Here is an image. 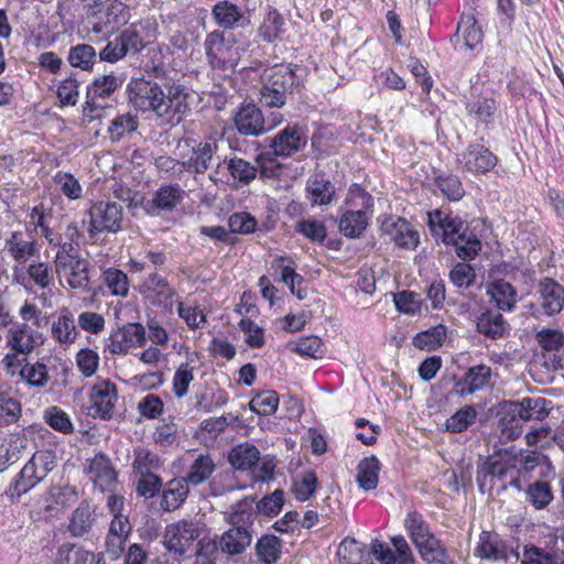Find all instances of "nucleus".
Segmentation results:
<instances>
[{
  "instance_id": "f257e3e1",
  "label": "nucleus",
  "mask_w": 564,
  "mask_h": 564,
  "mask_svg": "<svg viewBox=\"0 0 564 564\" xmlns=\"http://www.w3.org/2000/svg\"><path fill=\"white\" fill-rule=\"evenodd\" d=\"M129 101L141 111H153L165 122L180 121L185 112V94L180 86L170 87L169 94H164L162 87L145 78H132L127 85Z\"/></svg>"
},
{
  "instance_id": "f03ea898",
  "label": "nucleus",
  "mask_w": 564,
  "mask_h": 564,
  "mask_svg": "<svg viewBox=\"0 0 564 564\" xmlns=\"http://www.w3.org/2000/svg\"><path fill=\"white\" fill-rule=\"evenodd\" d=\"M427 226L436 241L455 247L457 257L473 260L481 250V242L476 234L468 229L465 221L441 209L427 213Z\"/></svg>"
},
{
  "instance_id": "7ed1b4c3",
  "label": "nucleus",
  "mask_w": 564,
  "mask_h": 564,
  "mask_svg": "<svg viewBox=\"0 0 564 564\" xmlns=\"http://www.w3.org/2000/svg\"><path fill=\"white\" fill-rule=\"evenodd\" d=\"M303 69L299 65L279 66L262 76L259 102L268 108H282L286 99L302 85Z\"/></svg>"
},
{
  "instance_id": "20e7f679",
  "label": "nucleus",
  "mask_w": 564,
  "mask_h": 564,
  "mask_svg": "<svg viewBox=\"0 0 564 564\" xmlns=\"http://www.w3.org/2000/svg\"><path fill=\"white\" fill-rule=\"evenodd\" d=\"M206 532V524L198 519H182L167 524L163 534V545L175 557L185 556L188 551L196 549L199 556L207 555L205 541L202 535ZM206 547H208L206 545Z\"/></svg>"
},
{
  "instance_id": "39448f33",
  "label": "nucleus",
  "mask_w": 564,
  "mask_h": 564,
  "mask_svg": "<svg viewBox=\"0 0 564 564\" xmlns=\"http://www.w3.org/2000/svg\"><path fill=\"white\" fill-rule=\"evenodd\" d=\"M345 204L347 208L341 209L339 230L347 238H359L367 229L372 216L373 197L355 185L354 188H350Z\"/></svg>"
},
{
  "instance_id": "423d86ee",
  "label": "nucleus",
  "mask_w": 564,
  "mask_h": 564,
  "mask_svg": "<svg viewBox=\"0 0 564 564\" xmlns=\"http://www.w3.org/2000/svg\"><path fill=\"white\" fill-rule=\"evenodd\" d=\"M7 354L1 360V366H8L11 357L28 359L33 351L43 346L45 336L28 323L13 322L4 334Z\"/></svg>"
},
{
  "instance_id": "0eeeda50",
  "label": "nucleus",
  "mask_w": 564,
  "mask_h": 564,
  "mask_svg": "<svg viewBox=\"0 0 564 564\" xmlns=\"http://www.w3.org/2000/svg\"><path fill=\"white\" fill-rule=\"evenodd\" d=\"M91 31L108 36L130 20V10L119 0H106L93 13Z\"/></svg>"
},
{
  "instance_id": "6e6552de",
  "label": "nucleus",
  "mask_w": 564,
  "mask_h": 564,
  "mask_svg": "<svg viewBox=\"0 0 564 564\" xmlns=\"http://www.w3.org/2000/svg\"><path fill=\"white\" fill-rule=\"evenodd\" d=\"M46 456L33 455L29 462L23 466L13 481L6 489V496L10 500H18L22 495L33 489L44 477L47 475L50 468L47 467Z\"/></svg>"
},
{
  "instance_id": "1a4fd4ad",
  "label": "nucleus",
  "mask_w": 564,
  "mask_h": 564,
  "mask_svg": "<svg viewBox=\"0 0 564 564\" xmlns=\"http://www.w3.org/2000/svg\"><path fill=\"white\" fill-rule=\"evenodd\" d=\"M534 317H552L564 308V286L551 278L540 280L535 302L531 303Z\"/></svg>"
},
{
  "instance_id": "9d476101",
  "label": "nucleus",
  "mask_w": 564,
  "mask_h": 564,
  "mask_svg": "<svg viewBox=\"0 0 564 564\" xmlns=\"http://www.w3.org/2000/svg\"><path fill=\"white\" fill-rule=\"evenodd\" d=\"M283 121L280 112H272L267 119L262 111L253 104L243 105L235 116V124L243 135H260Z\"/></svg>"
},
{
  "instance_id": "9b49d317",
  "label": "nucleus",
  "mask_w": 564,
  "mask_h": 564,
  "mask_svg": "<svg viewBox=\"0 0 564 564\" xmlns=\"http://www.w3.org/2000/svg\"><path fill=\"white\" fill-rule=\"evenodd\" d=\"M186 144L191 148L188 154L182 155V167L194 174H204L212 167L215 154L218 150L217 139L205 137L202 140L187 139Z\"/></svg>"
},
{
  "instance_id": "f8f14e48",
  "label": "nucleus",
  "mask_w": 564,
  "mask_h": 564,
  "mask_svg": "<svg viewBox=\"0 0 564 564\" xmlns=\"http://www.w3.org/2000/svg\"><path fill=\"white\" fill-rule=\"evenodd\" d=\"M147 341L145 328L140 323H128L112 330L105 338V351L111 355H128L131 348L143 347Z\"/></svg>"
},
{
  "instance_id": "ddd939ff",
  "label": "nucleus",
  "mask_w": 564,
  "mask_h": 564,
  "mask_svg": "<svg viewBox=\"0 0 564 564\" xmlns=\"http://www.w3.org/2000/svg\"><path fill=\"white\" fill-rule=\"evenodd\" d=\"M55 273L61 284L66 283L70 289L89 292L90 262L83 257H75L63 261H54Z\"/></svg>"
},
{
  "instance_id": "4468645a",
  "label": "nucleus",
  "mask_w": 564,
  "mask_h": 564,
  "mask_svg": "<svg viewBox=\"0 0 564 564\" xmlns=\"http://www.w3.org/2000/svg\"><path fill=\"white\" fill-rule=\"evenodd\" d=\"M89 215L91 236L95 232H117L121 229L123 209L116 202H98L90 208Z\"/></svg>"
},
{
  "instance_id": "2eb2a0df",
  "label": "nucleus",
  "mask_w": 564,
  "mask_h": 564,
  "mask_svg": "<svg viewBox=\"0 0 564 564\" xmlns=\"http://www.w3.org/2000/svg\"><path fill=\"white\" fill-rule=\"evenodd\" d=\"M94 487L101 492H112L117 486L118 474L105 453H97L87 459L84 468Z\"/></svg>"
},
{
  "instance_id": "dca6fc26",
  "label": "nucleus",
  "mask_w": 564,
  "mask_h": 564,
  "mask_svg": "<svg viewBox=\"0 0 564 564\" xmlns=\"http://www.w3.org/2000/svg\"><path fill=\"white\" fill-rule=\"evenodd\" d=\"M550 401L544 398H523L521 401H511L509 406V412L513 414L510 424L514 423V426L511 425V432L509 433L510 437H517L520 434L519 430V421H530V420H543L549 414Z\"/></svg>"
},
{
  "instance_id": "f3484780",
  "label": "nucleus",
  "mask_w": 564,
  "mask_h": 564,
  "mask_svg": "<svg viewBox=\"0 0 564 564\" xmlns=\"http://www.w3.org/2000/svg\"><path fill=\"white\" fill-rule=\"evenodd\" d=\"M2 369L11 378L19 377L30 387L44 388L50 381L47 366L42 361L28 362V359L11 357L9 365Z\"/></svg>"
},
{
  "instance_id": "a211bd4d",
  "label": "nucleus",
  "mask_w": 564,
  "mask_h": 564,
  "mask_svg": "<svg viewBox=\"0 0 564 564\" xmlns=\"http://www.w3.org/2000/svg\"><path fill=\"white\" fill-rule=\"evenodd\" d=\"M140 293L152 304L171 312L173 299L176 295L175 290L170 285L166 278L158 272L150 273L139 285Z\"/></svg>"
},
{
  "instance_id": "6ab92c4d",
  "label": "nucleus",
  "mask_w": 564,
  "mask_h": 564,
  "mask_svg": "<svg viewBox=\"0 0 564 564\" xmlns=\"http://www.w3.org/2000/svg\"><path fill=\"white\" fill-rule=\"evenodd\" d=\"M462 169L479 175L491 171L498 163V158L484 144L470 143L457 159Z\"/></svg>"
},
{
  "instance_id": "aec40b11",
  "label": "nucleus",
  "mask_w": 564,
  "mask_h": 564,
  "mask_svg": "<svg viewBox=\"0 0 564 564\" xmlns=\"http://www.w3.org/2000/svg\"><path fill=\"white\" fill-rule=\"evenodd\" d=\"M536 341L543 351L545 365L553 370L564 368V333L560 329L542 328L536 333Z\"/></svg>"
},
{
  "instance_id": "412c9836",
  "label": "nucleus",
  "mask_w": 564,
  "mask_h": 564,
  "mask_svg": "<svg viewBox=\"0 0 564 564\" xmlns=\"http://www.w3.org/2000/svg\"><path fill=\"white\" fill-rule=\"evenodd\" d=\"M380 229L397 247L414 249L419 243V232L401 217H384L381 221Z\"/></svg>"
},
{
  "instance_id": "4be33fe9",
  "label": "nucleus",
  "mask_w": 564,
  "mask_h": 564,
  "mask_svg": "<svg viewBox=\"0 0 564 564\" xmlns=\"http://www.w3.org/2000/svg\"><path fill=\"white\" fill-rule=\"evenodd\" d=\"M252 533L251 531L242 525H232L226 530L212 545L207 542V546L212 550H219L221 553L228 556H236L245 553V551L251 545Z\"/></svg>"
},
{
  "instance_id": "5701e85b",
  "label": "nucleus",
  "mask_w": 564,
  "mask_h": 564,
  "mask_svg": "<svg viewBox=\"0 0 564 564\" xmlns=\"http://www.w3.org/2000/svg\"><path fill=\"white\" fill-rule=\"evenodd\" d=\"M117 400L118 392L113 382L108 379L97 381L93 386L90 393L94 416H98L101 420L111 419Z\"/></svg>"
},
{
  "instance_id": "b1692460",
  "label": "nucleus",
  "mask_w": 564,
  "mask_h": 564,
  "mask_svg": "<svg viewBox=\"0 0 564 564\" xmlns=\"http://www.w3.org/2000/svg\"><path fill=\"white\" fill-rule=\"evenodd\" d=\"M155 32V21L151 19L134 22L120 32L118 39L123 45L127 54H138L141 52L147 39L153 37Z\"/></svg>"
},
{
  "instance_id": "393cba45",
  "label": "nucleus",
  "mask_w": 564,
  "mask_h": 564,
  "mask_svg": "<svg viewBox=\"0 0 564 564\" xmlns=\"http://www.w3.org/2000/svg\"><path fill=\"white\" fill-rule=\"evenodd\" d=\"M269 145L275 155L290 156L306 145V137L296 124H288L270 139Z\"/></svg>"
},
{
  "instance_id": "a878e982",
  "label": "nucleus",
  "mask_w": 564,
  "mask_h": 564,
  "mask_svg": "<svg viewBox=\"0 0 564 564\" xmlns=\"http://www.w3.org/2000/svg\"><path fill=\"white\" fill-rule=\"evenodd\" d=\"M466 112L474 121L476 128L489 130L500 116V105L495 98L479 97L466 104Z\"/></svg>"
},
{
  "instance_id": "bb28decb",
  "label": "nucleus",
  "mask_w": 564,
  "mask_h": 564,
  "mask_svg": "<svg viewBox=\"0 0 564 564\" xmlns=\"http://www.w3.org/2000/svg\"><path fill=\"white\" fill-rule=\"evenodd\" d=\"M216 24L226 30L246 28L250 24L249 15L242 8L229 0H219L212 8Z\"/></svg>"
},
{
  "instance_id": "cd10ccee",
  "label": "nucleus",
  "mask_w": 564,
  "mask_h": 564,
  "mask_svg": "<svg viewBox=\"0 0 564 564\" xmlns=\"http://www.w3.org/2000/svg\"><path fill=\"white\" fill-rule=\"evenodd\" d=\"M79 332L75 324L74 314L68 307H62L51 325V337L63 348H68L78 338Z\"/></svg>"
},
{
  "instance_id": "c85d7f7f",
  "label": "nucleus",
  "mask_w": 564,
  "mask_h": 564,
  "mask_svg": "<svg viewBox=\"0 0 564 564\" xmlns=\"http://www.w3.org/2000/svg\"><path fill=\"white\" fill-rule=\"evenodd\" d=\"M14 280L28 288L31 283L41 290L48 289L53 284V273L46 262L37 261L32 262L23 271L18 267L13 268Z\"/></svg>"
},
{
  "instance_id": "c756f323",
  "label": "nucleus",
  "mask_w": 564,
  "mask_h": 564,
  "mask_svg": "<svg viewBox=\"0 0 564 564\" xmlns=\"http://www.w3.org/2000/svg\"><path fill=\"white\" fill-rule=\"evenodd\" d=\"M452 42L456 51H473L481 45L482 31L474 17L466 15L460 19Z\"/></svg>"
},
{
  "instance_id": "7c9ffc66",
  "label": "nucleus",
  "mask_w": 564,
  "mask_h": 564,
  "mask_svg": "<svg viewBox=\"0 0 564 564\" xmlns=\"http://www.w3.org/2000/svg\"><path fill=\"white\" fill-rule=\"evenodd\" d=\"M491 378V369L486 365H478L467 370L464 377L456 383V394L466 398L484 389Z\"/></svg>"
},
{
  "instance_id": "2f4dec72",
  "label": "nucleus",
  "mask_w": 564,
  "mask_h": 564,
  "mask_svg": "<svg viewBox=\"0 0 564 564\" xmlns=\"http://www.w3.org/2000/svg\"><path fill=\"white\" fill-rule=\"evenodd\" d=\"M189 495V484L183 477L169 480L161 494L160 506L163 511L177 510L186 501Z\"/></svg>"
},
{
  "instance_id": "473e14b6",
  "label": "nucleus",
  "mask_w": 564,
  "mask_h": 564,
  "mask_svg": "<svg viewBox=\"0 0 564 564\" xmlns=\"http://www.w3.org/2000/svg\"><path fill=\"white\" fill-rule=\"evenodd\" d=\"M139 128V117L135 112L127 111L116 115L108 124L107 134L112 143L130 139Z\"/></svg>"
},
{
  "instance_id": "72a5a7b5",
  "label": "nucleus",
  "mask_w": 564,
  "mask_h": 564,
  "mask_svg": "<svg viewBox=\"0 0 564 564\" xmlns=\"http://www.w3.org/2000/svg\"><path fill=\"white\" fill-rule=\"evenodd\" d=\"M306 194L313 206L329 205L335 197V186L324 173H317L307 180Z\"/></svg>"
},
{
  "instance_id": "f704fd0d",
  "label": "nucleus",
  "mask_w": 564,
  "mask_h": 564,
  "mask_svg": "<svg viewBox=\"0 0 564 564\" xmlns=\"http://www.w3.org/2000/svg\"><path fill=\"white\" fill-rule=\"evenodd\" d=\"M514 467L509 462L494 460L488 463V466L477 474V482L480 490H484L487 485L492 488L497 481L501 482V489H506L507 480L513 473Z\"/></svg>"
},
{
  "instance_id": "c9c22d12",
  "label": "nucleus",
  "mask_w": 564,
  "mask_h": 564,
  "mask_svg": "<svg viewBox=\"0 0 564 564\" xmlns=\"http://www.w3.org/2000/svg\"><path fill=\"white\" fill-rule=\"evenodd\" d=\"M99 560L94 552L85 550L75 543L62 544L55 554L54 564H98Z\"/></svg>"
},
{
  "instance_id": "e433bc0d",
  "label": "nucleus",
  "mask_w": 564,
  "mask_h": 564,
  "mask_svg": "<svg viewBox=\"0 0 564 564\" xmlns=\"http://www.w3.org/2000/svg\"><path fill=\"white\" fill-rule=\"evenodd\" d=\"M476 554L481 558L500 561L508 558L509 550L498 534L484 531L479 536Z\"/></svg>"
},
{
  "instance_id": "4c0bfd02",
  "label": "nucleus",
  "mask_w": 564,
  "mask_h": 564,
  "mask_svg": "<svg viewBox=\"0 0 564 564\" xmlns=\"http://www.w3.org/2000/svg\"><path fill=\"white\" fill-rule=\"evenodd\" d=\"M4 249L20 264L26 263L36 252L35 242L25 239L21 231L11 232L10 237L6 239Z\"/></svg>"
},
{
  "instance_id": "58836bf2",
  "label": "nucleus",
  "mask_w": 564,
  "mask_h": 564,
  "mask_svg": "<svg viewBox=\"0 0 564 564\" xmlns=\"http://www.w3.org/2000/svg\"><path fill=\"white\" fill-rule=\"evenodd\" d=\"M507 326L502 314L491 310L482 312L476 322L477 332L491 339L503 337Z\"/></svg>"
},
{
  "instance_id": "ea45409f",
  "label": "nucleus",
  "mask_w": 564,
  "mask_h": 564,
  "mask_svg": "<svg viewBox=\"0 0 564 564\" xmlns=\"http://www.w3.org/2000/svg\"><path fill=\"white\" fill-rule=\"evenodd\" d=\"M162 465L160 456L152 451L141 446L133 449L132 469L137 476L158 475Z\"/></svg>"
},
{
  "instance_id": "a19ab883",
  "label": "nucleus",
  "mask_w": 564,
  "mask_h": 564,
  "mask_svg": "<svg viewBox=\"0 0 564 564\" xmlns=\"http://www.w3.org/2000/svg\"><path fill=\"white\" fill-rule=\"evenodd\" d=\"M228 460L236 469L249 470L260 460V452L250 443L238 444L229 452Z\"/></svg>"
},
{
  "instance_id": "79ce46f5",
  "label": "nucleus",
  "mask_w": 564,
  "mask_h": 564,
  "mask_svg": "<svg viewBox=\"0 0 564 564\" xmlns=\"http://www.w3.org/2000/svg\"><path fill=\"white\" fill-rule=\"evenodd\" d=\"M381 464L376 456H369L361 459L357 466L356 481L365 491L377 488L379 481V471Z\"/></svg>"
},
{
  "instance_id": "37998d69",
  "label": "nucleus",
  "mask_w": 564,
  "mask_h": 564,
  "mask_svg": "<svg viewBox=\"0 0 564 564\" xmlns=\"http://www.w3.org/2000/svg\"><path fill=\"white\" fill-rule=\"evenodd\" d=\"M487 294L501 311H511L517 301V292L511 283L499 279L490 283L487 288Z\"/></svg>"
},
{
  "instance_id": "c03bdc74",
  "label": "nucleus",
  "mask_w": 564,
  "mask_h": 564,
  "mask_svg": "<svg viewBox=\"0 0 564 564\" xmlns=\"http://www.w3.org/2000/svg\"><path fill=\"white\" fill-rule=\"evenodd\" d=\"M284 258H279L274 260L273 268L280 270L279 281L284 283L291 293L295 295L299 300H304L307 296V290L303 286L304 278L299 274L294 268L288 264H283Z\"/></svg>"
},
{
  "instance_id": "a18cd8bd",
  "label": "nucleus",
  "mask_w": 564,
  "mask_h": 564,
  "mask_svg": "<svg viewBox=\"0 0 564 564\" xmlns=\"http://www.w3.org/2000/svg\"><path fill=\"white\" fill-rule=\"evenodd\" d=\"M416 547L426 564H453L447 550L435 535L427 538Z\"/></svg>"
},
{
  "instance_id": "49530a36",
  "label": "nucleus",
  "mask_w": 564,
  "mask_h": 564,
  "mask_svg": "<svg viewBox=\"0 0 564 564\" xmlns=\"http://www.w3.org/2000/svg\"><path fill=\"white\" fill-rule=\"evenodd\" d=\"M94 521L91 507L84 500L73 511L69 518L68 531L73 536H83L90 531Z\"/></svg>"
},
{
  "instance_id": "de8ad7c7",
  "label": "nucleus",
  "mask_w": 564,
  "mask_h": 564,
  "mask_svg": "<svg viewBox=\"0 0 564 564\" xmlns=\"http://www.w3.org/2000/svg\"><path fill=\"white\" fill-rule=\"evenodd\" d=\"M216 469V464L209 454H199L192 465L185 477L189 485L198 486L210 478Z\"/></svg>"
},
{
  "instance_id": "09e8293b",
  "label": "nucleus",
  "mask_w": 564,
  "mask_h": 564,
  "mask_svg": "<svg viewBox=\"0 0 564 564\" xmlns=\"http://www.w3.org/2000/svg\"><path fill=\"white\" fill-rule=\"evenodd\" d=\"M204 47L210 65L214 67H220L224 65L229 50L226 45L224 32L216 30L207 34Z\"/></svg>"
},
{
  "instance_id": "8fccbe9b",
  "label": "nucleus",
  "mask_w": 564,
  "mask_h": 564,
  "mask_svg": "<svg viewBox=\"0 0 564 564\" xmlns=\"http://www.w3.org/2000/svg\"><path fill=\"white\" fill-rule=\"evenodd\" d=\"M254 550L261 564H275L281 557L282 541L273 534H264L257 541Z\"/></svg>"
},
{
  "instance_id": "3c124183",
  "label": "nucleus",
  "mask_w": 564,
  "mask_h": 564,
  "mask_svg": "<svg viewBox=\"0 0 564 564\" xmlns=\"http://www.w3.org/2000/svg\"><path fill=\"white\" fill-rule=\"evenodd\" d=\"M97 56L98 54L93 45L80 43L69 48L67 59L73 67L91 70Z\"/></svg>"
},
{
  "instance_id": "603ef678",
  "label": "nucleus",
  "mask_w": 564,
  "mask_h": 564,
  "mask_svg": "<svg viewBox=\"0 0 564 564\" xmlns=\"http://www.w3.org/2000/svg\"><path fill=\"white\" fill-rule=\"evenodd\" d=\"M123 84V79L112 74L96 77L87 88V95L91 99L107 98Z\"/></svg>"
},
{
  "instance_id": "864d4df0",
  "label": "nucleus",
  "mask_w": 564,
  "mask_h": 564,
  "mask_svg": "<svg viewBox=\"0 0 564 564\" xmlns=\"http://www.w3.org/2000/svg\"><path fill=\"white\" fill-rule=\"evenodd\" d=\"M404 528L415 546L421 544V542H424L427 538L434 535L430 531V527L423 516L417 511H411L406 514L404 519Z\"/></svg>"
},
{
  "instance_id": "5fc2aeb1",
  "label": "nucleus",
  "mask_w": 564,
  "mask_h": 564,
  "mask_svg": "<svg viewBox=\"0 0 564 564\" xmlns=\"http://www.w3.org/2000/svg\"><path fill=\"white\" fill-rule=\"evenodd\" d=\"M446 337V327L442 324L421 332L413 338V345L421 350H435Z\"/></svg>"
},
{
  "instance_id": "6e6d98bb",
  "label": "nucleus",
  "mask_w": 564,
  "mask_h": 564,
  "mask_svg": "<svg viewBox=\"0 0 564 564\" xmlns=\"http://www.w3.org/2000/svg\"><path fill=\"white\" fill-rule=\"evenodd\" d=\"M183 194L178 185L162 186L152 199L153 206L159 210L171 212L182 200Z\"/></svg>"
},
{
  "instance_id": "4d7b16f0",
  "label": "nucleus",
  "mask_w": 564,
  "mask_h": 564,
  "mask_svg": "<svg viewBox=\"0 0 564 564\" xmlns=\"http://www.w3.org/2000/svg\"><path fill=\"white\" fill-rule=\"evenodd\" d=\"M130 532L131 525L129 523L128 517L123 514L115 516L110 522L109 533L107 535L108 549H122V545L128 539Z\"/></svg>"
},
{
  "instance_id": "13d9d810",
  "label": "nucleus",
  "mask_w": 564,
  "mask_h": 564,
  "mask_svg": "<svg viewBox=\"0 0 564 564\" xmlns=\"http://www.w3.org/2000/svg\"><path fill=\"white\" fill-rule=\"evenodd\" d=\"M291 350L302 357L318 359L325 354L323 340L314 335L301 337L291 343Z\"/></svg>"
},
{
  "instance_id": "bf43d9fd",
  "label": "nucleus",
  "mask_w": 564,
  "mask_h": 564,
  "mask_svg": "<svg viewBox=\"0 0 564 564\" xmlns=\"http://www.w3.org/2000/svg\"><path fill=\"white\" fill-rule=\"evenodd\" d=\"M101 279L112 295L121 297L128 295L129 279L123 271L117 268L106 269L101 273Z\"/></svg>"
},
{
  "instance_id": "052dcab7",
  "label": "nucleus",
  "mask_w": 564,
  "mask_h": 564,
  "mask_svg": "<svg viewBox=\"0 0 564 564\" xmlns=\"http://www.w3.org/2000/svg\"><path fill=\"white\" fill-rule=\"evenodd\" d=\"M279 406V395L273 390H264L257 393L249 402V409L263 416L275 413Z\"/></svg>"
},
{
  "instance_id": "680f3d73",
  "label": "nucleus",
  "mask_w": 564,
  "mask_h": 564,
  "mask_svg": "<svg viewBox=\"0 0 564 564\" xmlns=\"http://www.w3.org/2000/svg\"><path fill=\"white\" fill-rule=\"evenodd\" d=\"M525 498L535 509L542 510L553 500L551 486L546 481H534L528 486Z\"/></svg>"
},
{
  "instance_id": "e2e57ef3",
  "label": "nucleus",
  "mask_w": 564,
  "mask_h": 564,
  "mask_svg": "<svg viewBox=\"0 0 564 564\" xmlns=\"http://www.w3.org/2000/svg\"><path fill=\"white\" fill-rule=\"evenodd\" d=\"M435 186L449 200L457 202L465 195V189L458 176L453 174H440L434 180Z\"/></svg>"
},
{
  "instance_id": "0e129e2a",
  "label": "nucleus",
  "mask_w": 564,
  "mask_h": 564,
  "mask_svg": "<svg viewBox=\"0 0 564 564\" xmlns=\"http://www.w3.org/2000/svg\"><path fill=\"white\" fill-rule=\"evenodd\" d=\"M476 417V409L473 405H466L446 420V431L451 433H463L475 423Z\"/></svg>"
},
{
  "instance_id": "69168bd1",
  "label": "nucleus",
  "mask_w": 564,
  "mask_h": 564,
  "mask_svg": "<svg viewBox=\"0 0 564 564\" xmlns=\"http://www.w3.org/2000/svg\"><path fill=\"white\" fill-rule=\"evenodd\" d=\"M43 419L50 427L59 433L72 434L74 432L69 415L58 406L54 405L45 409Z\"/></svg>"
},
{
  "instance_id": "338daca9",
  "label": "nucleus",
  "mask_w": 564,
  "mask_h": 564,
  "mask_svg": "<svg viewBox=\"0 0 564 564\" xmlns=\"http://www.w3.org/2000/svg\"><path fill=\"white\" fill-rule=\"evenodd\" d=\"M283 26V17L278 10L272 9L268 12L263 23L259 28V35L263 41L271 43L282 34Z\"/></svg>"
},
{
  "instance_id": "774afa93",
  "label": "nucleus",
  "mask_w": 564,
  "mask_h": 564,
  "mask_svg": "<svg viewBox=\"0 0 564 564\" xmlns=\"http://www.w3.org/2000/svg\"><path fill=\"white\" fill-rule=\"evenodd\" d=\"M22 413L21 403L8 392H0V426L15 423Z\"/></svg>"
}]
</instances>
